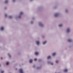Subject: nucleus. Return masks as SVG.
Masks as SVG:
<instances>
[{
    "label": "nucleus",
    "mask_w": 73,
    "mask_h": 73,
    "mask_svg": "<svg viewBox=\"0 0 73 73\" xmlns=\"http://www.w3.org/2000/svg\"><path fill=\"white\" fill-rule=\"evenodd\" d=\"M19 71L20 73H23V70L22 69H20L19 70Z\"/></svg>",
    "instance_id": "obj_1"
},
{
    "label": "nucleus",
    "mask_w": 73,
    "mask_h": 73,
    "mask_svg": "<svg viewBox=\"0 0 73 73\" xmlns=\"http://www.w3.org/2000/svg\"><path fill=\"white\" fill-rule=\"evenodd\" d=\"M69 32H70V29L69 28L67 29V32L68 33Z\"/></svg>",
    "instance_id": "obj_2"
},
{
    "label": "nucleus",
    "mask_w": 73,
    "mask_h": 73,
    "mask_svg": "<svg viewBox=\"0 0 73 73\" xmlns=\"http://www.w3.org/2000/svg\"><path fill=\"white\" fill-rule=\"evenodd\" d=\"M4 28L3 27H2L1 28V31H3V30H4Z\"/></svg>",
    "instance_id": "obj_3"
},
{
    "label": "nucleus",
    "mask_w": 73,
    "mask_h": 73,
    "mask_svg": "<svg viewBox=\"0 0 73 73\" xmlns=\"http://www.w3.org/2000/svg\"><path fill=\"white\" fill-rule=\"evenodd\" d=\"M38 52H35V55H38Z\"/></svg>",
    "instance_id": "obj_4"
},
{
    "label": "nucleus",
    "mask_w": 73,
    "mask_h": 73,
    "mask_svg": "<svg viewBox=\"0 0 73 73\" xmlns=\"http://www.w3.org/2000/svg\"><path fill=\"white\" fill-rule=\"evenodd\" d=\"M58 14L57 13H56L55 15V17H57L58 16Z\"/></svg>",
    "instance_id": "obj_5"
},
{
    "label": "nucleus",
    "mask_w": 73,
    "mask_h": 73,
    "mask_svg": "<svg viewBox=\"0 0 73 73\" xmlns=\"http://www.w3.org/2000/svg\"><path fill=\"white\" fill-rule=\"evenodd\" d=\"M30 63H32V59H30L29 60Z\"/></svg>",
    "instance_id": "obj_6"
},
{
    "label": "nucleus",
    "mask_w": 73,
    "mask_h": 73,
    "mask_svg": "<svg viewBox=\"0 0 73 73\" xmlns=\"http://www.w3.org/2000/svg\"><path fill=\"white\" fill-rule=\"evenodd\" d=\"M64 72H67V71H68V70L67 69H65L64 70Z\"/></svg>",
    "instance_id": "obj_7"
},
{
    "label": "nucleus",
    "mask_w": 73,
    "mask_h": 73,
    "mask_svg": "<svg viewBox=\"0 0 73 73\" xmlns=\"http://www.w3.org/2000/svg\"><path fill=\"white\" fill-rule=\"evenodd\" d=\"M39 43H40V42H39V41H37L36 42V43L37 45H38V44H39Z\"/></svg>",
    "instance_id": "obj_8"
},
{
    "label": "nucleus",
    "mask_w": 73,
    "mask_h": 73,
    "mask_svg": "<svg viewBox=\"0 0 73 73\" xmlns=\"http://www.w3.org/2000/svg\"><path fill=\"white\" fill-rule=\"evenodd\" d=\"M50 58H51V57H50V56H48V57H47V59H50Z\"/></svg>",
    "instance_id": "obj_9"
},
{
    "label": "nucleus",
    "mask_w": 73,
    "mask_h": 73,
    "mask_svg": "<svg viewBox=\"0 0 73 73\" xmlns=\"http://www.w3.org/2000/svg\"><path fill=\"white\" fill-rule=\"evenodd\" d=\"M56 53H53L52 54V56H55V55H56Z\"/></svg>",
    "instance_id": "obj_10"
},
{
    "label": "nucleus",
    "mask_w": 73,
    "mask_h": 73,
    "mask_svg": "<svg viewBox=\"0 0 73 73\" xmlns=\"http://www.w3.org/2000/svg\"><path fill=\"white\" fill-rule=\"evenodd\" d=\"M68 42H71L72 41V40H71V39H68Z\"/></svg>",
    "instance_id": "obj_11"
},
{
    "label": "nucleus",
    "mask_w": 73,
    "mask_h": 73,
    "mask_svg": "<svg viewBox=\"0 0 73 73\" xmlns=\"http://www.w3.org/2000/svg\"><path fill=\"white\" fill-rule=\"evenodd\" d=\"M6 65H9V62H7L6 63Z\"/></svg>",
    "instance_id": "obj_12"
},
{
    "label": "nucleus",
    "mask_w": 73,
    "mask_h": 73,
    "mask_svg": "<svg viewBox=\"0 0 73 73\" xmlns=\"http://www.w3.org/2000/svg\"><path fill=\"white\" fill-rule=\"evenodd\" d=\"M46 43V41L43 42V44H45Z\"/></svg>",
    "instance_id": "obj_13"
},
{
    "label": "nucleus",
    "mask_w": 73,
    "mask_h": 73,
    "mask_svg": "<svg viewBox=\"0 0 73 73\" xmlns=\"http://www.w3.org/2000/svg\"><path fill=\"white\" fill-rule=\"evenodd\" d=\"M8 0H6L5 1V3H8Z\"/></svg>",
    "instance_id": "obj_14"
},
{
    "label": "nucleus",
    "mask_w": 73,
    "mask_h": 73,
    "mask_svg": "<svg viewBox=\"0 0 73 73\" xmlns=\"http://www.w3.org/2000/svg\"><path fill=\"white\" fill-rule=\"evenodd\" d=\"M9 18L10 19H11V18H12V16H9Z\"/></svg>",
    "instance_id": "obj_15"
},
{
    "label": "nucleus",
    "mask_w": 73,
    "mask_h": 73,
    "mask_svg": "<svg viewBox=\"0 0 73 73\" xmlns=\"http://www.w3.org/2000/svg\"><path fill=\"white\" fill-rule=\"evenodd\" d=\"M23 13L22 12H21L20 13V15H23Z\"/></svg>",
    "instance_id": "obj_16"
},
{
    "label": "nucleus",
    "mask_w": 73,
    "mask_h": 73,
    "mask_svg": "<svg viewBox=\"0 0 73 73\" xmlns=\"http://www.w3.org/2000/svg\"><path fill=\"white\" fill-rule=\"evenodd\" d=\"M55 62H56V64L58 62V61L56 60L55 61Z\"/></svg>",
    "instance_id": "obj_17"
},
{
    "label": "nucleus",
    "mask_w": 73,
    "mask_h": 73,
    "mask_svg": "<svg viewBox=\"0 0 73 73\" xmlns=\"http://www.w3.org/2000/svg\"><path fill=\"white\" fill-rule=\"evenodd\" d=\"M37 60V59H36V58H35V59H34V61H36Z\"/></svg>",
    "instance_id": "obj_18"
},
{
    "label": "nucleus",
    "mask_w": 73,
    "mask_h": 73,
    "mask_svg": "<svg viewBox=\"0 0 73 73\" xmlns=\"http://www.w3.org/2000/svg\"><path fill=\"white\" fill-rule=\"evenodd\" d=\"M1 73H4V71H1Z\"/></svg>",
    "instance_id": "obj_19"
},
{
    "label": "nucleus",
    "mask_w": 73,
    "mask_h": 73,
    "mask_svg": "<svg viewBox=\"0 0 73 73\" xmlns=\"http://www.w3.org/2000/svg\"><path fill=\"white\" fill-rule=\"evenodd\" d=\"M40 25L42 26V25H42V24H40Z\"/></svg>",
    "instance_id": "obj_20"
},
{
    "label": "nucleus",
    "mask_w": 73,
    "mask_h": 73,
    "mask_svg": "<svg viewBox=\"0 0 73 73\" xmlns=\"http://www.w3.org/2000/svg\"><path fill=\"white\" fill-rule=\"evenodd\" d=\"M59 26L60 27H61V26H62V25H59Z\"/></svg>",
    "instance_id": "obj_21"
},
{
    "label": "nucleus",
    "mask_w": 73,
    "mask_h": 73,
    "mask_svg": "<svg viewBox=\"0 0 73 73\" xmlns=\"http://www.w3.org/2000/svg\"><path fill=\"white\" fill-rule=\"evenodd\" d=\"M5 17H7V15L6 14H5Z\"/></svg>",
    "instance_id": "obj_22"
},
{
    "label": "nucleus",
    "mask_w": 73,
    "mask_h": 73,
    "mask_svg": "<svg viewBox=\"0 0 73 73\" xmlns=\"http://www.w3.org/2000/svg\"><path fill=\"white\" fill-rule=\"evenodd\" d=\"M51 65H53V63H51Z\"/></svg>",
    "instance_id": "obj_23"
},
{
    "label": "nucleus",
    "mask_w": 73,
    "mask_h": 73,
    "mask_svg": "<svg viewBox=\"0 0 73 73\" xmlns=\"http://www.w3.org/2000/svg\"><path fill=\"white\" fill-rule=\"evenodd\" d=\"M66 12H67V10H66Z\"/></svg>",
    "instance_id": "obj_24"
},
{
    "label": "nucleus",
    "mask_w": 73,
    "mask_h": 73,
    "mask_svg": "<svg viewBox=\"0 0 73 73\" xmlns=\"http://www.w3.org/2000/svg\"><path fill=\"white\" fill-rule=\"evenodd\" d=\"M1 59H2V57H1Z\"/></svg>",
    "instance_id": "obj_25"
},
{
    "label": "nucleus",
    "mask_w": 73,
    "mask_h": 73,
    "mask_svg": "<svg viewBox=\"0 0 73 73\" xmlns=\"http://www.w3.org/2000/svg\"><path fill=\"white\" fill-rule=\"evenodd\" d=\"M0 66H1V65L0 64Z\"/></svg>",
    "instance_id": "obj_26"
},
{
    "label": "nucleus",
    "mask_w": 73,
    "mask_h": 73,
    "mask_svg": "<svg viewBox=\"0 0 73 73\" xmlns=\"http://www.w3.org/2000/svg\"><path fill=\"white\" fill-rule=\"evenodd\" d=\"M33 66V67H34V66Z\"/></svg>",
    "instance_id": "obj_27"
},
{
    "label": "nucleus",
    "mask_w": 73,
    "mask_h": 73,
    "mask_svg": "<svg viewBox=\"0 0 73 73\" xmlns=\"http://www.w3.org/2000/svg\"><path fill=\"white\" fill-rule=\"evenodd\" d=\"M10 57V56H9Z\"/></svg>",
    "instance_id": "obj_28"
},
{
    "label": "nucleus",
    "mask_w": 73,
    "mask_h": 73,
    "mask_svg": "<svg viewBox=\"0 0 73 73\" xmlns=\"http://www.w3.org/2000/svg\"><path fill=\"white\" fill-rule=\"evenodd\" d=\"M31 23H32V22H31Z\"/></svg>",
    "instance_id": "obj_29"
}]
</instances>
